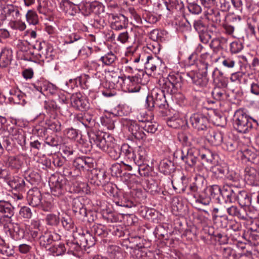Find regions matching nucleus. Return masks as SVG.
I'll use <instances>...</instances> for the list:
<instances>
[{
  "instance_id": "nucleus-1",
  "label": "nucleus",
  "mask_w": 259,
  "mask_h": 259,
  "mask_svg": "<svg viewBox=\"0 0 259 259\" xmlns=\"http://www.w3.org/2000/svg\"><path fill=\"white\" fill-rule=\"evenodd\" d=\"M86 135H82V153L90 151L94 145L105 152L114 147L113 138L108 134L101 132L95 134L87 130Z\"/></svg>"
},
{
  "instance_id": "nucleus-2",
  "label": "nucleus",
  "mask_w": 259,
  "mask_h": 259,
  "mask_svg": "<svg viewBox=\"0 0 259 259\" xmlns=\"http://www.w3.org/2000/svg\"><path fill=\"white\" fill-rule=\"evenodd\" d=\"M258 125L257 121L249 115L243 110H237L234 113L233 126L238 132L246 133Z\"/></svg>"
},
{
  "instance_id": "nucleus-3",
  "label": "nucleus",
  "mask_w": 259,
  "mask_h": 259,
  "mask_svg": "<svg viewBox=\"0 0 259 259\" xmlns=\"http://www.w3.org/2000/svg\"><path fill=\"white\" fill-rule=\"evenodd\" d=\"M193 27L198 33L201 41L207 44L211 38V34L217 31V26L212 23L208 24L206 19H199L195 20Z\"/></svg>"
},
{
  "instance_id": "nucleus-4",
  "label": "nucleus",
  "mask_w": 259,
  "mask_h": 259,
  "mask_svg": "<svg viewBox=\"0 0 259 259\" xmlns=\"http://www.w3.org/2000/svg\"><path fill=\"white\" fill-rule=\"evenodd\" d=\"M223 197L225 199V202L231 203L233 200L236 199L239 204L242 207L249 206L251 205V199L250 194H248L245 191H239L237 194L229 188L228 194L223 193Z\"/></svg>"
},
{
  "instance_id": "nucleus-5",
  "label": "nucleus",
  "mask_w": 259,
  "mask_h": 259,
  "mask_svg": "<svg viewBox=\"0 0 259 259\" xmlns=\"http://www.w3.org/2000/svg\"><path fill=\"white\" fill-rule=\"evenodd\" d=\"M82 14L88 16L91 13L99 15L104 11V6L94 0H82Z\"/></svg>"
},
{
  "instance_id": "nucleus-6",
  "label": "nucleus",
  "mask_w": 259,
  "mask_h": 259,
  "mask_svg": "<svg viewBox=\"0 0 259 259\" xmlns=\"http://www.w3.org/2000/svg\"><path fill=\"white\" fill-rule=\"evenodd\" d=\"M166 103L164 94L161 92L160 94L153 92L151 96L147 97L145 106L151 110L153 108H164Z\"/></svg>"
},
{
  "instance_id": "nucleus-7",
  "label": "nucleus",
  "mask_w": 259,
  "mask_h": 259,
  "mask_svg": "<svg viewBox=\"0 0 259 259\" xmlns=\"http://www.w3.org/2000/svg\"><path fill=\"white\" fill-rule=\"evenodd\" d=\"M189 121L192 127L198 131H207L209 128V120L208 118L203 114L196 113L190 117Z\"/></svg>"
},
{
  "instance_id": "nucleus-8",
  "label": "nucleus",
  "mask_w": 259,
  "mask_h": 259,
  "mask_svg": "<svg viewBox=\"0 0 259 259\" xmlns=\"http://www.w3.org/2000/svg\"><path fill=\"white\" fill-rule=\"evenodd\" d=\"M200 150L195 147H192L187 150L186 153L182 151V160L189 167H194L198 160Z\"/></svg>"
},
{
  "instance_id": "nucleus-9",
  "label": "nucleus",
  "mask_w": 259,
  "mask_h": 259,
  "mask_svg": "<svg viewBox=\"0 0 259 259\" xmlns=\"http://www.w3.org/2000/svg\"><path fill=\"white\" fill-rule=\"evenodd\" d=\"M225 203L226 205L225 206V207L226 208L227 212L229 215L236 217L242 220H248L253 218V216L247 213L242 207H239L236 205L230 206L229 205L230 203Z\"/></svg>"
},
{
  "instance_id": "nucleus-10",
  "label": "nucleus",
  "mask_w": 259,
  "mask_h": 259,
  "mask_svg": "<svg viewBox=\"0 0 259 259\" xmlns=\"http://www.w3.org/2000/svg\"><path fill=\"white\" fill-rule=\"evenodd\" d=\"M125 124L128 131L136 139L139 140L146 139V134L143 131L144 130L141 125H139L136 121L131 120H126Z\"/></svg>"
},
{
  "instance_id": "nucleus-11",
  "label": "nucleus",
  "mask_w": 259,
  "mask_h": 259,
  "mask_svg": "<svg viewBox=\"0 0 259 259\" xmlns=\"http://www.w3.org/2000/svg\"><path fill=\"white\" fill-rule=\"evenodd\" d=\"M34 48L39 51L38 54L42 61H46L47 62H49L54 59V52L51 46L48 45L44 49L41 46V43L39 42L38 46H34Z\"/></svg>"
},
{
  "instance_id": "nucleus-12",
  "label": "nucleus",
  "mask_w": 259,
  "mask_h": 259,
  "mask_svg": "<svg viewBox=\"0 0 259 259\" xmlns=\"http://www.w3.org/2000/svg\"><path fill=\"white\" fill-rule=\"evenodd\" d=\"M60 239V236L57 233L45 232L39 238L41 246L47 248L49 245Z\"/></svg>"
},
{
  "instance_id": "nucleus-13",
  "label": "nucleus",
  "mask_w": 259,
  "mask_h": 259,
  "mask_svg": "<svg viewBox=\"0 0 259 259\" xmlns=\"http://www.w3.org/2000/svg\"><path fill=\"white\" fill-rule=\"evenodd\" d=\"M27 199L29 205L33 207L39 206L41 204V194L36 188L30 189L28 191Z\"/></svg>"
},
{
  "instance_id": "nucleus-14",
  "label": "nucleus",
  "mask_w": 259,
  "mask_h": 259,
  "mask_svg": "<svg viewBox=\"0 0 259 259\" xmlns=\"http://www.w3.org/2000/svg\"><path fill=\"white\" fill-rule=\"evenodd\" d=\"M187 75L191 79L192 82L195 85L203 87L207 85L208 79L206 75L200 72L190 71L187 73Z\"/></svg>"
},
{
  "instance_id": "nucleus-15",
  "label": "nucleus",
  "mask_w": 259,
  "mask_h": 259,
  "mask_svg": "<svg viewBox=\"0 0 259 259\" xmlns=\"http://www.w3.org/2000/svg\"><path fill=\"white\" fill-rule=\"evenodd\" d=\"M7 232H9L11 237L15 240L23 239L25 236L23 229L20 228V225L17 223H11L8 226Z\"/></svg>"
},
{
  "instance_id": "nucleus-16",
  "label": "nucleus",
  "mask_w": 259,
  "mask_h": 259,
  "mask_svg": "<svg viewBox=\"0 0 259 259\" xmlns=\"http://www.w3.org/2000/svg\"><path fill=\"white\" fill-rule=\"evenodd\" d=\"M206 19L211 21L216 24H220L222 19L225 18V13L217 9H209L205 12Z\"/></svg>"
},
{
  "instance_id": "nucleus-17",
  "label": "nucleus",
  "mask_w": 259,
  "mask_h": 259,
  "mask_svg": "<svg viewBox=\"0 0 259 259\" xmlns=\"http://www.w3.org/2000/svg\"><path fill=\"white\" fill-rule=\"evenodd\" d=\"M13 51L11 49L4 48L0 54V67H9L13 60Z\"/></svg>"
},
{
  "instance_id": "nucleus-18",
  "label": "nucleus",
  "mask_w": 259,
  "mask_h": 259,
  "mask_svg": "<svg viewBox=\"0 0 259 259\" xmlns=\"http://www.w3.org/2000/svg\"><path fill=\"white\" fill-rule=\"evenodd\" d=\"M206 139L214 145L221 144L223 141V136L220 132H215L211 128H209L205 134Z\"/></svg>"
},
{
  "instance_id": "nucleus-19",
  "label": "nucleus",
  "mask_w": 259,
  "mask_h": 259,
  "mask_svg": "<svg viewBox=\"0 0 259 259\" xmlns=\"http://www.w3.org/2000/svg\"><path fill=\"white\" fill-rule=\"evenodd\" d=\"M14 207L9 202L0 200V215L7 218H11L14 214Z\"/></svg>"
},
{
  "instance_id": "nucleus-20",
  "label": "nucleus",
  "mask_w": 259,
  "mask_h": 259,
  "mask_svg": "<svg viewBox=\"0 0 259 259\" xmlns=\"http://www.w3.org/2000/svg\"><path fill=\"white\" fill-rule=\"evenodd\" d=\"M159 83L161 89L160 92L165 95H171L178 91L175 88V85H172L165 78L159 79Z\"/></svg>"
},
{
  "instance_id": "nucleus-21",
  "label": "nucleus",
  "mask_w": 259,
  "mask_h": 259,
  "mask_svg": "<svg viewBox=\"0 0 259 259\" xmlns=\"http://www.w3.org/2000/svg\"><path fill=\"white\" fill-rule=\"evenodd\" d=\"M147 153L145 147L138 146L135 149L133 162L135 164H140V163H144L147 161Z\"/></svg>"
},
{
  "instance_id": "nucleus-22",
  "label": "nucleus",
  "mask_w": 259,
  "mask_h": 259,
  "mask_svg": "<svg viewBox=\"0 0 259 259\" xmlns=\"http://www.w3.org/2000/svg\"><path fill=\"white\" fill-rule=\"evenodd\" d=\"M6 17H9L11 20L17 19L20 17V12L17 7L12 5H8L3 9Z\"/></svg>"
},
{
  "instance_id": "nucleus-23",
  "label": "nucleus",
  "mask_w": 259,
  "mask_h": 259,
  "mask_svg": "<svg viewBox=\"0 0 259 259\" xmlns=\"http://www.w3.org/2000/svg\"><path fill=\"white\" fill-rule=\"evenodd\" d=\"M158 168L159 171L164 175H169L175 169L174 162L167 158L160 162Z\"/></svg>"
},
{
  "instance_id": "nucleus-24",
  "label": "nucleus",
  "mask_w": 259,
  "mask_h": 259,
  "mask_svg": "<svg viewBox=\"0 0 259 259\" xmlns=\"http://www.w3.org/2000/svg\"><path fill=\"white\" fill-rule=\"evenodd\" d=\"M10 94L12 96L9 98L11 102L14 104L24 105L25 104L24 94L20 90L12 89L10 91Z\"/></svg>"
},
{
  "instance_id": "nucleus-25",
  "label": "nucleus",
  "mask_w": 259,
  "mask_h": 259,
  "mask_svg": "<svg viewBox=\"0 0 259 259\" xmlns=\"http://www.w3.org/2000/svg\"><path fill=\"white\" fill-rule=\"evenodd\" d=\"M9 185L13 189L18 192H23L25 191V183L22 178L14 177L9 181Z\"/></svg>"
},
{
  "instance_id": "nucleus-26",
  "label": "nucleus",
  "mask_w": 259,
  "mask_h": 259,
  "mask_svg": "<svg viewBox=\"0 0 259 259\" xmlns=\"http://www.w3.org/2000/svg\"><path fill=\"white\" fill-rule=\"evenodd\" d=\"M212 77L217 87L225 88L228 85V79L223 75V73L220 70H214L212 72Z\"/></svg>"
},
{
  "instance_id": "nucleus-27",
  "label": "nucleus",
  "mask_w": 259,
  "mask_h": 259,
  "mask_svg": "<svg viewBox=\"0 0 259 259\" xmlns=\"http://www.w3.org/2000/svg\"><path fill=\"white\" fill-rule=\"evenodd\" d=\"M94 160L89 157L82 156V170L87 172V177L90 178V174L92 173L94 167Z\"/></svg>"
},
{
  "instance_id": "nucleus-28",
  "label": "nucleus",
  "mask_w": 259,
  "mask_h": 259,
  "mask_svg": "<svg viewBox=\"0 0 259 259\" xmlns=\"http://www.w3.org/2000/svg\"><path fill=\"white\" fill-rule=\"evenodd\" d=\"M129 81L128 91L130 93L139 92L141 87L139 83L141 81V78L137 76H128Z\"/></svg>"
},
{
  "instance_id": "nucleus-29",
  "label": "nucleus",
  "mask_w": 259,
  "mask_h": 259,
  "mask_svg": "<svg viewBox=\"0 0 259 259\" xmlns=\"http://www.w3.org/2000/svg\"><path fill=\"white\" fill-rule=\"evenodd\" d=\"M160 62L158 59L154 58L151 55H148L144 63L145 67L147 70H150L152 72H154L156 70L157 66Z\"/></svg>"
},
{
  "instance_id": "nucleus-30",
  "label": "nucleus",
  "mask_w": 259,
  "mask_h": 259,
  "mask_svg": "<svg viewBox=\"0 0 259 259\" xmlns=\"http://www.w3.org/2000/svg\"><path fill=\"white\" fill-rule=\"evenodd\" d=\"M50 252L54 256H59L63 254L66 250L64 244L59 243H55L49 249Z\"/></svg>"
},
{
  "instance_id": "nucleus-31",
  "label": "nucleus",
  "mask_w": 259,
  "mask_h": 259,
  "mask_svg": "<svg viewBox=\"0 0 259 259\" xmlns=\"http://www.w3.org/2000/svg\"><path fill=\"white\" fill-rule=\"evenodd\" d=\"M120 153H122L124 155L131 161H133L135 150L127 144H123L120 148Z\"/></svg>"
},
{
  "instance_id": "nucleus-32",
  "label": "nucleus",
  "mask_w": 259,
  "mask_h": 259,
  "mask_svg": "<svg viewBox=\"0 0 259 259\" xmlns=\"http://www.w3.org/2000/svg\"><path fill=\"white\" fill-rule=\"evenodd\" d=\"M165 78L172 85H174L175 88L178 90L181 87L182 77L179 74H169L167 77Z\"/></svg>"
},
{
  "instance_id": "nucleus-33",
  "label": "nucleus",
  "mask_w": 259,
  "mask_h": 259,
  "mask_svg": "<svg viewBox=\"0 0 259 259\" xmlns=\"http://www.w3.org/2000/svg\"><path fill=\"white\" fill-rule=\"evenodd\" d=\"M225 88L215 87L211 92L213 98L217 101L224 100L226 97Z\"/></svg>"
},
{
  "instance_id": "nucleus-34",
  "label": "nucleus",
  "mask_w": 259,
  "mask_h": 259,
  "mask_svg": "<svg viewBox=\"0 0 259 259\" xmlns=\"http://www.w3.org/2000/svg\"><path fill=\"white\" fill-rule=\"evenodd\" d=\"M257 175V172L255 168L247 167L245 169V179L250 183L253 182L256 179Z\"/></svg>"
},
{
  "instance_id": "nucleus-35",
  "label": "nucleus",
  "mask_w": 259,
  "mask_h": 259,
  "mask_svg": "<svg viewBox=\"0 0 259 259\" xmlns=\"http://www.w3.org/2000/svg\"><path fill=\"white\" fill-rule=\"evenodd\" d=\"M26 18L29 24L35 25L38 23V16L36 13L33 10L28 11L26 15Z\"/></svg>"
},
{
  "instance_id": "nucleus-36",
  "label": "nucleus",
  "mask_w": 259,
  "mask_h": 259,
  "mask_svg": "<svg viewBox=\"0 0 259 259\" xmlns=\"http://www.w3.org/2000/svg\"><path fill=\"white\" fill-rule=\"evenodd\" d=\"M167 124L169 127L174 128H178L182 126L183 121L177 117H171L167 119Z\"/></svg>"
},
{
  "instance_id": "nucleus-37",
  "label": "nucleus",
  "mask_w": 259,
  "mask_h": 259,
  "mask_svg": "<svg viewBox=\"0 0 259 259\" xmlns=\"http://www.w3.org/2000/svg\"><path fill=\"white\" fill-rule=\"evenodd\" d=\"M22 164V161L18 156H11L8 159L9 166L15 169H19Z\"/></svg>"
},
{
  "instance_id": "nucleus-38",
  "label": "nucleus",
  "mask_w": 259,
  "mask_h": 259,
  "mask_svg": "<svg viewBox=\"0 0 259 259\" xmlns=\"http://www.w3.org/2000/svg\"><path fill=\"white\" fill-rule=\"evenodd\" d=\"M117 19L119 20V22L117 21L115 22L116 29L120 30L127 26L128 19L124 15L120 14L117 17Z\"/></svg>"
},
{
  "instance_id": "nucleus-39",
  "label": "nucleus",
  "mask_w": 259,
  "mask_h": 259,
  "mask_svg": "<svg viewBox=\"0 0 259 259\" xmlns=\"http://www.w3.org/2000/svg\"><path fill=\"white\" fill-rule=\"evenodd\" d=\"M85 114V113H84V116H83L82 115V124H83L85 127V131L83 135H87V130H89L90 133H93L91 131V127L93 125V123L94 122V121H92V118L90 116L86 117Z\"/></svg>"
},
{
  "instance_id": "nucleus-40",
  "label": "nucleus",
  "mask_w": 259,
  "mask_h": 259,
  "mask_svg": "<svg viewBox=\"0 0 259 259\" xmlns=\"http://www.w3.org/2000/svg\"><path fill=\"white\" fill-rule=\"evenodd\" d=\"M227 172V168L223 167L221 166L215 167L213 169V176L217 179L223 178L224 177L226 176Z\"/></svg>"
},
{
  "instance_id": "nucleus-41",
  "label": "nucleus",
  "mask_w": 259,
  "mask_h": 259,
  "mask_svg": "<svg viewBox=\"0 0 259 259\" xmlns=\"http://www.w3.org/2000/svg\"><path fill=\"white\" fill-rule=\"evenodd\" d=\"M141 127L147 133L153 134L157 130V125L149 120L146 121L144 125H141Z\"/></svg>"
},
{
  "instance_id": "nucleus-42",
  "label": "nucleus",
  "mask_w": 259,
  "mask_h": 259,
  "mask_svg": "<svg viewBox=\"0 0 259 259\" xmlns=\"http://www.w3.org/2000/svg\"><path fill=\"white\" fill-rule=\"evenodd\" d=\"M9 25L12 29L20 31H23L26 28L25 23L20 20H11Z\"/></svg>"
},
{
  "instance_id": "nucleus-43",
  "label": "nucleus",
  "mask_w": 259,
  "mask_h": 259,
  "mask_svg": "<svg viewBox=\"0 0 259 259\" xmlns=\"http://www.w3.org/2000/svg\"><path fill=\"white\" fill-rule=\"evenodd\" d=\"M194 197L196 198V202L201 203L204 205H208L211 201V198L208 195H205L204 193L199 194L197 197L196 194H194Z\"/></svg>"
},
{
  "instance_id": "nucleus-44",
  "label": "nucleus",
  "mask_w": 259,
  "mask_h": 259,
  "mask_svg": "<svg viewBox=\"0 0 259 259\" xmlns=\"http://www.w3.org/2000/svg\"><path fill=\"white\" fill-rule=\"evenodd\" d=\"M209 192L211 194V195L213 197H214L215 195H218L219 194H221L223 196V193H226V194H228L229 188L225 189L224 188L223 190H221L220 186L218 185H213L209 189Z\"/></svg>"
},
{
  "instance_id": "nucleus-45",
  "label": "nucleus",
  "mask_w": 259,
  "mask_h": 259,
  "mask_svg": "<svg viewBox=\"0 0 259 259\" xmlns=\"http://www.w3.org/2000/svg\"><path fill=\"white\" fill-rule=\"evenodd\" d=\"M223 256L227 259H235L236 251L230 247H224L222 249Z\"/></svg>"
},
{
  "instance_id": "nucleus-46",
  "label": "nucleus",
  "mask_w": 259,
  "mask_h": 259,
  "mask_svg": "<svg viewBox=\"0 0 259 259\" xmlns=\"http://www.w3.org/2000/svg\"><path fill=\"white\" fill-rule=\"evenodd\" d=\"M46 221L48 225L56 226L60 222V219L58 215L51 213L47 215Z\"/></svg>"
},
{
  "instance_id": "nucleus-47",
  "label": "nucleus",
  "mask_w": 259,
  "mask_h": 259,
  "mask_svg": "<svg viewBox=\"0 0 259 259\" xmlns=\"http://www.w3.org/2000/svg\"><path fill=\"white\" fill-rule=\"evenodd\" d=\"M225 219L226 221H228V224L225 226V227H228V229H232L234 231H238L241 229V226L239 223L236 222L234 220L228 221L227 217H226Z\"/></svg>"
},
{
  "instance_id": "nucleus-48",
  "label": "nucleus",
  "mask_w": 259,
  "mask_h": 259,
  "mask_svg": "<svg viewBox=\"0 0 259 259\" xmlns=\"http://www.w3.org/2000/svg\"><path fill=\"white\" fill-rule=\"evenodd\" d=\"M87 235H85L83 233H82V237H83V239L85 241V245H83V247L85 249L86 247L89 248L90 246L94 244V237L89 233V231L87 230ZM83 238H82V240Z\"/></svg>"
},
{
  "instance_id": "nucleus-49",
  "label": "nucleus",
  "mask_w": 259,
  "mask_h": 259,
  "mask_svg": "<svg viewBox=\"0 0 259 259\" xmlns=\"http://www.w3.org/2000/svg\"><path fill=\"white\" fill-rule=\"evenodd\" d=\"M19 215L23 219H29L32 217V212L29 207L23 206L19 210Z\"/></svg>"
},
{
  "instance_id": "nucleus-50",
  "label": "nucleus",
  "mask_w": 259,
  "mask_h": 259,
  "mask_svg": "<svg viewBox=\"0 0 259 259\" xmlns=\"http://www.w3.org/2000/svg\"><path fill=\"white\" fill-rule=\"evenodd\" d=\"M168 3L169 4L166 5V8L168 11L180 10L182 7V3H179L178 0H169Z\"/></svg>"
},
{
  "instance_id": "nucleus-51",
  "label": "nucleus",
  "mask_w": 259,
  "mask_h": 259,
  "mask_svg": "<svg viewBox=\"0 0 259 259\" xmlns=\"http://www.w3.org/2000/svg\"><path fill=\"white\" fill-rule=\"evenodd\" d=\"M116 57L112 53H108L101 58V60L106 65H111L115 60Z\"/></svg>"
},
{
  "instance_id": "nucleus-52",
  "label": "nucleus",
  "mask_w": 259,
  "mask_h": 259,
  "mask_svg": "<svg viewBox=\"0 0 259 259\" xmlns=\"http://www.w3.org/2000/svg\"><path fill=\"white\" fill-rule=\"evenodd\" d=\"M73 5L68 0H62L60 3V8L62 11L65 13L68 12L72 9Z\"/></svg>"
},
{
  "instance_id": "nucleus-53",
  "label": "nucleus",
  "mask_w": 259,
  "mask_h": 259,
  "mask_svg": "<svg viewBox=\"0 0 259 259\" xmlns=\"http://www.w3.org/2000/svg\"><path fill=\"white\" fill-rule=\"evenodd\" d=\"M61 223L63 227L67 230H71L73 227V222L68 216L63 217Z\"/></svg>"
},
{
  "instance_id": "nucleus-54",
  "label": "nucleus",
  "mask_w": 259,
  "mask_h": 259,
  "mask_svg": "<svg viewBox=\"0 0 259 259\" xmlns=\"http://www.w3.org/2000/svg\"><path fill=\"white\" fill-rule=\"evenodd\" d=\"M243 49L242 44L238 41H235L230 44V51L232 53L236 54Z\"/></svg>"
},
{
  "instance_id": "nucleus-55",
  "label": "nucleus",
  "mask_w": 259,
  "mask_h": 259,
  "mask_svg": "<svg viewBox=\"0 0 259 259\" xmlns=\"http://www.w3.org/2000/svg\"><path fill=\"white\" fill-rule=\"evenodd\" d=\"M188 9L190 13L194 14H199L202 11L201 7L195 3H189Z\"/></svg>"
},
{
  "instance_id": "nucleus-56",
  "label": "nucleus",
  "mask_w": 259,
  "mask_h": 259,
  "mask_svg": "<svg viewBox=\"0 0 259 259\" xmlns=\"http://www.w3.org/2000/svg\"><path fill=\"white\" fill-rule=\"evenodd\" d=\"M101 122L102 124L106 126L108 130H112L115 127L114 121L107 117L102 118Z\"/></svg>"
},
{
  "instance_id": "nucleus-57",
  "label": "nucleus",
  "mask_w": 259,
  "mask_h": 259,
  "mask_svg": "<svg viewBox=\"0 0 259 259\" xmlns=\"http://www.w3.org/2000/svg\"><path fill=\"white\" fill-rule=\"evenodd\" d=\"M200 62L206 63L207 65H212L213 63L212 56L207 52L203 53L201 55Z\"/></svg>"
},
{
  "instance_id": "nucleus-58",
  "label": "nucleus",
  "mask_w": 259,
  "mask_h": 259,
  "mask_svg": "<svg viewBox=\"0 0 259 259\" xmlns=\"http://www.w3.org/2000/svg\"><path fill=\"white\" fill-rule=\"evenodd\" d=\"M132 33V31L130 32L125 31L120 33L118 35L117 40L122 44H124L128 41V39L131 38Z\"/></svg>"
},
{
  "instance_id": "nucleus-59",
  "label": "nucleus",
  "mask_w": 259,
  "mask_h": 259,
  "mask_svg": "<svg viewBox=\"0 0 259 259\" xmlns=\"http://www.w3.org/2000/svg\"><path fill=\"white\" fill-rule=\"evenodd\" d=\"M209 47L214 52H218L222 49L220 40L218 38L212 39L209 44Z\"/></svg>"
},
{
  "instance_id": "nucleus-60",
  "label": "nucleus",
  "mask_w": 259,
  "mask_h": 259,
  "mask_svg": "<svg viewBox=\"0 0 259 259\" xmlns=\"http://www.w3.org/2000/svg\"><path fill=\"white\" fill-rule=\"evenodd\" d=\"M49 84L46 82H39L37 83L33 84V86L36 91L40 93H43L44 91L47 90V86Z\"/></svg>"
},
{
  "instance_id": "nucleus-61",
  "label": "nucleus",
  "mask_w": 259,
  "mask_h": 259,
  "mask_svg": "<svg viewBox=\"0 0 259 259\" xmlns=\"http://www.w3.org/2000/svg\"><path fill=\"white\" fill-rule=\"evenodd\" d=\"M140 164H137L139 166L138 171L141 176H148L149 175V167L145 165L144 163H140Z\"/></svg>"
},
{
  "instance_id": "nucleus-62",
  "label": "nucleus",
  "mask_w": 259,
  "mask_h": 259,
  "mask_svg": "<svg viewBox=\"0 0 259 259\" xmlns=\"http://www.w3.org/2000/svg\"><path fill=\"white\" fill-rule=\"evenodd\" d=\"M223 28L226 34L232 36H234V32L235 31L234 26L228 23H225L223 25Z\"/></svg>"
},
{
  "instance_id": "nucleus-63",
  "label": "nucleus",
  "mask_w": 259,
  "mask_h": 259,
  "mask_svg": "<svg viewBox=\"0 0 259 259\" xmlns=\"http://www.w3.org/2000/svg\"><path fill=\"white\" fill-rule=\"evenodd\" d=\"M116 188V186L111 183H107L104 186V190L109 194L110 196H114Z\"/></svg>"
},
{
  "instance_id": "nucleus-64",
  "label": "nucleus",
  "mask_w": 259,
  "mask_h": 259,
  "mask_svg": "<svg viewBox=\"0 0 259 259\" xmlns=\"http://www.w3.org/2000/svg\"><path fill=\"white\" fill-rule=\"evenodd\" d=\"M250 93L253 95L259 96V79L251 83Z\"/></svg>"
}]
</instances>
